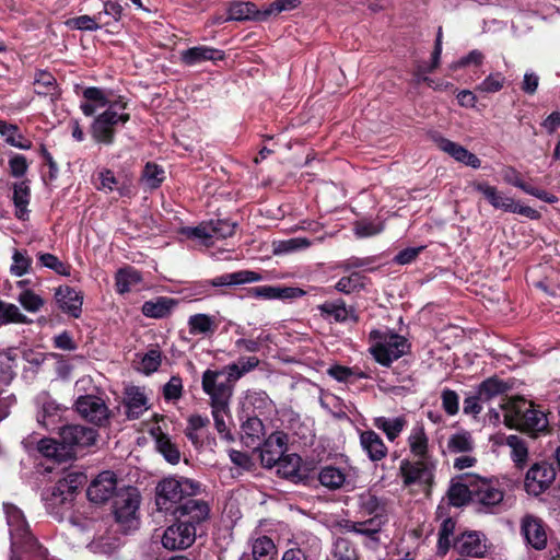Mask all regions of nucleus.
Returning <instances> with one entry per match:
<instances>
[{
    "label": "nucleus",
    "mask_w": 560,
    "mask_h": 560,
    "mask_svg": "<svg viewBox=\"0 0 560 560\" xmlns=\"http://www.w3.org/2000/svg\"><path fill=\"white\" fill-rule=\"evenodd\" d=\"M436 145L441 151L447 153L450 156H452L455 161L459 163H463L472 168H479L481 165V161L478 159L477 155L469 152L466 148L456 142H453L445 138H440L436 140Z\"/></svg>",
    "instance_id": "6ab92c4d"
},
{
    "label": "nucleus",
    "mask_w": 560,
    "mask_h": 560,
    "mask_svg": "<svg viewBox=\"0 0 560 560\" xmlns=\"http://www.w3.org/2000/svg\"><path fill=\"white\" fill-rule=\"evenodd\" d=\"M383 230V223L380 221H358L354 224V233L359 237H369L378 234Z\"/></svg>",
    "instance_id": "680f3d73"
},
{
    "label": "nucleus",
    "mask_w": 560,
    "mask_h": 560,
    "mask_svg": "<svg viewBox=\"0 0 560 560\" xmlns=\"http://www.w3.org/2000/svg\"><path fill=\"white\" fill-rule=\"evenodd\" d=\"M434 468L435 463L432 459H402L399 471L405 486L418 485L427 488L432 483Z\"/></svg>",
    "instance_id": "1a4fd4ad"
},
{
    "label": "nucleus",
    "mask_w": 560,
    "mask_h": 560,
    "mask_svg": "<svg viewBox=\"0 0 560 560\" xmlns=\"http://www.w3.org/2000/svg\"><path fill=\"white\" fill-rule=\"evenodd\" d=\"M125 406L130 419H138L149 409V401L144 388L128 386L125 390Z\"/></svg>",
    "instance_id": "aec40b11"
},
{
    "label": "nucleus",
    "mask_w": 560,
    "mask_h": 560,
    "mask_svg": "<svg viewBox=\"0 0 560 560\" xmlns=\"http://www.w3.org/2000/svg\"><path fill=\"white\" fill-rule=\"evenodd\" d=\"M320 483L329 489H338L347 482V475L334 466L324 467L319 474Z\"/></svg>",
    "instance_id": "37998d69"
},
{
    "label": "nucleus",
    "mask_w": 560,
    "mask_h": 560,
    "mask_svg": "<svg viewBox=\"0 0 560 560\" xmlns=\"http://www.w3.org/2000/svg\"><path fill=\"white\" fill-rule=\"evenodd\" d=\"M214 425L219 434L228 441H233L230 432L232 417L229 409V402L211 405Z\"/></svg>",
    "instance_id": "c756f323"
},
{
    "label": "nucleus",
    "mask_w": 560,
    "mask_h": 560,
    "mask_svg": "<svg viewBox=\"0 0 560 560\" xmlns=\"http://www.w3.org/2000/svg\"><path fill=\"white\" fill-rule=\"evenodd\" d=\"M505 78L502 73H491L477 86V91L483 93H495L503 88Z\"/></svg>",
    "instance_id": "bf43d9fd"
},
{
    "label": "nucleus",
    "mask_w": 560,
    "mask_h": 560,
    "mask_svg": "<svg viewBox=\"0 0 560 560\" xmlns=\"http://www.w3.org/2000/svg\"><path fill=\"white\" fill-rule=\"evenodd\" d=\"M56 300L60 308L74 317H79L82 306V295L70 287H60L56 290Z\"/></svg>",
    "instance_id": "b1692460"
},
{
    "label": "nucleus",
    "mask_w": 560,
    "mask_h": 560,
    "mask_svg": "<svg viewBox=\"0 0 560 560\" xmlns=\"http://www.w3.org/2000/svg\"><path fill=\"white\" fill-rule=\"evenodd\" d=\"M410 453L419 459H432L429 452V439L423 425H415L407 439Z\"/></svg>",
    "instance_id": "5701e85b"
},
{
    "label": "nucleus",
    "mask_w": 560,
    "mask_h": 560,
    "mask_svg": "<svg viewBox=\"0 0 560 560\" xmlns=\"http://www.w3.org/2000/svg\"><path fill=\"white\" fill-rule=\"evenodd\" d=\"M469 495L470 491L468 487L463 483H454L448 490V499L454 506L464 505L468 501Z\"/></svg>",
    "instance_id": "e2e57ef3"
},
{
    "label": "nucleus",
    "mask_w": 560,
    "mask_h": 560,
    "mask_svg": "<svg viewBox=\"0 0 560 560\" xmlns=\"http://www.w3.org/2000/svg\"><path fill=\"white\" fill-rule=\"evenodd\" d=\"M226 20L243 21L248 19L264 20L262 11L257 10L252 2H234L229 7Z\"/></svg>",
    "instance_id": "72a5a7b5"
},
{
    "label": "nucleus",
    "mask_w": 560,
    "mask_h": 560,
    "mask_svg": "<svg viewBox=\"0 0 560 560\" xmlns=\"http://www.w3.org/2000/svg\"><path fill=\"white\" fill-rule=\"evenodd\" d=\"M277 471L284 478H294L299 476L301 457L296 454L284 455L276 465Z\"/></svg>",
    "instance_id": "de8ad7c7"
},
{
    "label": "nucleus",
    "mask_w": 560,
    "mask_h": 560,
    "mask_svg": "<svg viewBox=\"0 0 560 560\" xmlns=\"http://www.w3.org/2000/svg\"><path fill=\"white\" fill-rule=\"evenodd\" d=\"M262 277L252 270H241L232 273H225L211 280L213 287L236 285L250 282H258Z\"/></svg>",
    "instance_id": "7c9ffc66"
},
{
    "label": "nucleus",
    "mask_w": 560,
    "mask_h": 560,
    "mask_svg": "<svg viewBox=\"0 0 560 560\" xmlns=\"http://www.w3.org/2000/svg\"><path fill=\"white\" fill-rule=\"evenodd\" d=\"M299 0H277L262 11L264 18L266 19L271 14H278L282 11L293 10L299 5Z\"/></svg>",
    "instance_id": "338daca9"
},
{
    "label": "nucleus",
    "mask_w": 560,
    "mask_h": 560,
    "mask_svg": "<svg viewBox=\"0 0 560 560\" xmlns=\"http://www.w3.org/2000/svg\"><path fill=\"white\" fill-rule=\"evenodd\" d=\"M318 308L322 314L334 318L336 322H343L351 315V311H349L342 302H326Z\"/></svg>",
    "instance_id": "864d4df0"
},
{
    "label": "nucleus",
    "mask_w": 560,
    "mask_h": 560,
    "mask_svg": "<svg viewBox=\"0 0 560 560\" xmlns=\"http://www.w3.org/2000/svg\"><path fill=\"white\" fill-rule=\"evenodd\" d=\"M164 179V171L156 164L148 163L142 174V182L149 188H156Z\"/></svg>",
    "instance_id": "13d9d810"
},
{
    "label": "nucleus",
    "mask_w": 560,
    "mask_h": 560,
    "mask_svg": "<svg viewBox=\"0 0 560 560\" xmlns=\"http://www.w3.org/2000/svg\"><path fill=\"white\" fill-rule=\"evenodd\" d=\"M162 362V354L161 351L158 349H151L145 353L138 354V361L135 362L136 369L145 374L149 375L160 368Z\"/></svg>",
    "instance_id": "a19ab883"
},
{
    "label": "nucleus",
    "mask_w": 560,
    "mask_h": 560,
    "mask_svg": "<svg viewBox=\"0 0 560 560\" xmlns=\"http://www.w3.org/2000/svg\"><path fill=\"white\" fill-rule=\"evenodd\" d=\"M189 331L192 335H203L213 332L215 329L214 320L207 314H196L188 319Z\"/></svg>",
    "instance_id": "09e8293b"
},
{
    "label": "nucleus",
    "mask_w": 560,
    "mask_h": 560,
    "mask_svg": "<svg viewBox=\"0 0 560 560\" xmlns=\"http://www.w3.org/2000/svg\"><path fill=\"white\" fill-rule=\"evenodd\" d=\"M407 424L404 416L387 418L377 417L374 419V427L382 430L389 441H394L399 436Z\"/></svg>",
    "instance_id": "473e14b6"
},
{
    "label": "nucleus",
    "mask_w": 560,
    "mask_h": 560,
    "mask_svg": "<svg viewBox=\"0 0 560 560\" xmlns=\"http://www.w3.org/2000/svg\"><path fill=\"white\" fill-rule=\"evenodd\" d=\"M222 50L209 46H196L180 52L182 61L187 66H196L205 61L222 60Z\"/></svg>",
    "instance_id": "4be33fe9"
},
{
    "label": "nucleus",
    "mask_w": 560,
    "mask_h": 560,
    "mask_svg": "<svg viewBox=\"0 0 560 560\" xmlns=\"http://www.w3.org/2000/svg\"><path fill=\"white\" fill-rule=\"evenodd\" d=\"M141 284V276L133 268L120 269L116 275V288L120 294L138 290Z\"/></svg>",
    "instance_id": "f704fd0d"
},
{
    "label": "nucleus",
    "mask_w": 560,
    "mask_h": 560,
    "mask_svg": "<svg viewBox=\"0 0 560 560\" xmlns=\"http://www.w3.org/2000/svg\"><path fill=\"white\" fill-rule=\"evenodd\" d=\"M78 412L95 424H104L109 416L108 408L105 402L95 396H81L75 402Z\"/></svg>",
    "instance_id": "4468645a"
},
{
    "label": "nucleus",
    "mask_w": 560,
    "mask_h": 560,
    "mask_svg": "<svg viewBox=\"0 0 560 560\" xmlns=\"http://www.w3.org/2000/svg\"><path fill=\"white\" fill-rule=\"evenodd\" d=\"M242 439L247 446L256 447L265 435L264 424L259 418H248L242 425Z\"/></svg>",
    "instance_id": "c9c22d12"
},
{
    "label": "nucleus",
    "mask_w": 560,
    "mask_h": 560,
    "mask_svg": "<svg viewBox=\"0 0 560 560\" xmlns=\"http://www.w3.org/2000/svg\"><path fill=\"white\" fill-rule=\"evenodd\" d=\"M34 85L37 94L54 95L56 79L51 73L42 71L37 73Z\"/></svg>",
    "instance_id": "4d7b16f0"
},
{
    "label": "nucleus",
    "mask_w": 560,
    "mask_h": 560,
    "mask_svg": "<svg viewBox=\"0 0 560 560\" xmlns=\"http://www.w3.org/2000/svg\"><path fill=\"white\" fill-rule=\"evenodd\" d=\"M276 553V545L269 537L261 536L254 540L253 556L255 560H275Z\"/></svg>",
    "instance_id": "a18cd8bd"
},
{
    "label": "nucleus",
    "mask_w": 560,
    "mask_h": 560,
    "mask_svg": "<svg viewBox=\"0 0 560 560\" xmlns=\"http://www.w3.org/2000/svg\"><path fill=\"white\" fill-rule=\"evenodd\" d=\"M556 471L548 463L533 465L525 477L527 493L538 495L542 493L555 480Z\"/></svg>",
    "instance_id": "f8f14e48"
},
{
    "label": "nucleus",
    "mask_w": 560,
    "mask_h": 560,
    "mask_svg": "<svg viewBox=\"0 0 560 560\" xmlns=\"http://www.w3.org/2000/svg\"><path fill=\"white\" fill-rule=\"evenodd\" d=\"M140 495L136 488L127 487L120 489L115 497L114 513L118 523L126 529L137 524V512L139 509Z\"/></svg>",
    "instance_id": "6e6552de"
},
{
    "label": "nucleus",
    "mask_w": 560,
    "mask_h": 560,
    "mask_svg": "<svg viewBox=\"0 0 560 560\" xmlns=\"http://www.w3.org/2000/svg\"><path fill=\"white\" fill-rule=\"evenodd\" d=\"M202 389L209 395L211 405H221L230 401L233 385L223 371L206 370L202 374Z\"/></svg>",
    "instance_id": "9d476101"
},
{
    "label": "nucleus",
    "mask_w": 560,
    "mask_h": 560,
    "mask_svg": "<svg viewBox=\"0 0 560 560\" xmlns=\"http://www.w3.org/2000/svg\"><path fill=\"white\" fill-rule=\"evenodd\" d=\"M474 188L481 192L489 203L495 209L517 213L532 220L540 218V213L537 210L518 203L513 198L503 195L495 187L490 186L487 183H475Z\"/></svg>",
    "instance_id": "0eeeda50"
},
{
    "label": "nucleus",
    "mask_w": 560,
    "mask_h": 560,
    "mask_svg": "<svg viewBox=\"0 0 560 560\" xmlns=\"http://www.w3.org/2000/svg\"><path fill=\"white\" fill-rule=\"evenodd\" d=\"M196 539V528L188 521H179L164 532L162 544L166 549H185Z\"/></svg>",
    "instance_id": "9b49d317"
},
{
    "label": "nucleus",
    "mask_w": 560,
    "mask_h": 560,
    "mask_svg": "<svg viewBox=\"0 0 560 560\" xmlns=\"http://www.w3.org/2000/svg\"><path fill=\"white\" fill-rule=\"evenodd\" d=\"M212 237L226 238L234 234L236 224L228 220L211 221Z\"/></svg>",
    "instance_id": "0e129e2a"
},
{
    "label": "nucleus",
    "mask_w": 560,
    "mask_h": 560,
    "mask_svg": "<svg viewBox=\"0 0 560 560\" xmlns=\"http://www.w3.org/2000/svg\"><path fill=\"white\" fill-rule=\"evenodd\" d=\"M502 410L504 423L511 429L537 434L548 428L546 413L524 398L515 397L506 400L502 405Z\"/></svg>",
    "instance_id": "7ed1b4c3"
},
{
    "label": "nucleus",
    "mask_w": 560,
    "mask_h": 560,
    "mask_svg": "<svg viewBox=\"0 0 560 560\" xmlns=\"http://www.w3.org/2000/svg\"><path fill=\"white\" fill-rule=\"evenodd\" d=\"M4 518L8 525L12 552L34 544L28 523L23 511L14 504L3 503Z\"/></svg>",
    "instance_id": "423d86ee"
},
{
    "label": "nucleus",
    "mask_w": 560,
    "mask_h": 560,
    "mask_svg": "<svg viewBox=\"0 0 560 560\" xmlns=\"http://www.w3.org/2000/svg\"><path fill=\"white\" fill-rule=\"evenodd\" d=\"M83 97L84 102L80 105L83 114L92 116L98 113L92 125L93 138L98 142L112 143L115 128L126 124L130 118L127 101L98 88L85 89Z\"/></svg>",
    "instance_id": "f257e3e1"
},
{
    "label": "nucleus",
    "mask_w": 560,
    "mask_h": 560,
    "mask_svg": "<svg viewBox=\"0 0 560 560\" xmlns=\"http://www.w3.org/2000/svg\"><path fill=\"white\" fill-rule=\"evenodd\" d=\"M38 451L45 457L54 458L59 462L63 460L69 456V452L65 451V446L61 441L57 442L52 439H43L38 442Z\"/></svg>",
    "instance_id": "49530a36"
},
{
    "label": "nucleus",
    "mask_w": 560,
    "mask_h": 560,
    "mask_svg": "<svg viewBox=\"0 0 560 560\" xmlns=\"http://www.w3.org/2000/svg\"><path fill=\"white\" fill-rule=\"evenodd\" d=\"M521 532L527 542L534 549L541 550L547 545V533L542 521L527 514L521 521Z\"/></svg>",
    "instance_id": "dca6fc26"
},
{
    "label": "nucleus",
    "mask_w": 560,
    "mask_h": 560,
    "mask_svg": "<svg viewBox=\"0 0 560 560\" xmlns=\"http://www.w3.org/2000/svg\"><path fill=\"white\" fill-rule=\"evenodd\" d=\"M509 386L499 378L491 377L482 382L478 388V399L490 400L492 397L506 392Z\"/></svg>",
    "instance_id": "c03bdc74"
},
{
    "label": "nucleus",
    "mask_w": 560,
    "mask_h": 560,
    "mask_svg": "<svg viewBox=\"0 0 560 560\" xmlns=\"http://www.w3.org/2000/svg\"><path fill=\"white\" fill-rule=\"evenodd\" d=\"M370 352L380 364L389 366L408 350V341L388 329H375L370 332Z\"/></svg>",
    "instance_id": "20e7f679"
},
{
    "label": "nucleus",
    "mask_w": 560,
    "mask_h": 560,
    "mask_svg": "<svg viewBox=\"0 0 560 560\" xmlns=\"http://www.w3.org/2000/svg\"><path fill=\"white\" fill-rule=\"evenodd\" d=\"M83 475L79 472H70L56 482L49 490L44 493V500L48 509L56 514L61 513L58 509L67 511L73 501L74 494L83 483Z\"/></svg>",
    "instance_id": "39448f33"
},
{
    "label": "nucleus",
    "mask_w": 560,
    "mask_h": 560,
    "mask_svg": "<svg viewBox=\"0 0 560 560\" xmlns=\"http://www.w3.org/2000/svg\"><path fill=\"white\" fill-rule=\"evenodd\" d=\"M477 500L487 506H495L504 499V487L499 480L482 479L475 490Z\"/></svg>",
    "instance_id": "a211bd4d"
},
{
    "label": "nucleus",
    "mask_w": 560,
    "mask_h": 560,
    "mask_svg": "<svg viewBox=\"0 0 560 560\" xmlns=\"http://www.w3.org/2000/svg\"><path fill=\"white\" fill-rule=\"evenodd\" d=\"M287 436L282 432H275L268 436L260 450L261 463L266 467H273L285 452Z\"/></svg>",
    "instance_id": "f3484780"
},
{
    "label": "nucleus",
    "mask_w": 560,
    "mask_h": 560,
    "mask_svg": "<svg viewBox=\"0 0 560 560\" xmlns=\"http://www.w3.org/2000/svg\"><path fill=\"white\" fill-rule=\"evenodd\" d=\"M117 487L116 476L112 471L101 472L89 486L86 494L91 502L101 504L112 498Z\"/></svg>",
    "instance_id": "2eb2a0df"
},
{
    "label": "nucleus",
    "mask_w": 560,
    "mask_h": 560,
    "mask_svg": "<svg viewBox=\"0 0 560 560\" xmlns=\"http://www.w3.org/2000/svg\"><path fill=\"white\" fill-rule=\"evenodd\" d=\"M504 442L511 448L513 462L520 467L524 466L528 457V448L525 441L518 435L511 434L504 438Z\"/></svg>",
    "instance_id": "79ce46f5"
},
{
    "label": "nucleus",
    "mask_w": 560,
    "mask_h": 560,
    "mask_svg": "<svg viewBox=\"0 0 560 560\" xmlns=\"http://www.w3.org/2000/svg\"><path fill=\"white\" fill-rule=\"evenodd\" d=\"M249 294L262 300H291L304 295V291L291 287L260 285L252 288Z\"/></svg>",
    "instance_id": "412c9836"
},
{
    "label": "nucleus",
    "mask_w": 560,
    "mask_h": 560,
    "mask_svg": "<svg viewBox=\"0 0 560 560\" xmlns=\"http://www.w3.org/2000/svg\"><path fill=\"white\" fill-rule=\"evenodd\" d=\"M151 434L155 439L156 448L163 457L172 465L178 464L180 452L170 436L164 434L159 427L151 429Z\"/></svg>",
    "instance_id": "cd10ccee"
},
{
    "label": "nucleus",
    "mask_w": 560,
    "mask_h": 560,
    "mask_svg": "<svg viewBox=\"0 0 560 560\" xmlns=\"http://www.w3.org/2000/svg\"><path fill=\"white\" fill-rule=\"evenodd\" d=\"M31 266V259L21 252H15L13 255V262L11 265V272L16 276L21 277L25 275L28 271V268Z\"/></svg>",
    "instance_id": "774afa93"
},
{
    "label": "nucleus",
    "mask_w": 560,
    "mask_h": 560,
    "mask_svg": "<svg viewBox=\"0 0 560 560\" xmlns=\"http://www.w3.org/2000/svg\"><path fill=\"white\" fill-rule=\"evenodd\" d=\"M382 525V517L376 515L365 522H347L345 528L348 532H354L375 539V535L381 530Z\"/></svg>",
    "instance_id": "58836bf2"
},
{
    "label": "nucleus",
    "mask_w": 560,
    "mask_h": 560,
    "mask_svg": "<svg viewBox=\"0 0 560 560\" xmlns=\"http://www.w3.org/2000/svg\"><path fill=\"white\" fill-rule=\"evenodd\" d=\"M211 222L201 223L195 228H183L180 233L187 238L198 240L202 244L212 238Z\"/></svg>",
    "instance_id": "6e6d98bb"
},
{
    "label": "nucleus",
    "mask_w": 560,
    "mask_h": 560,
    "mask_svg": "<svg viewBox=\"0 0 560 560\" xmlns=\"http://www.w3.org/2000/svg\"><path fill=\"white\" fill-rule=\"evenodd\" d=\"M59 407L54 402H48L43 407V415L38 418V422L42 423L45 428H50L51 425L58 422L59 416L58 411Z\"/></svg>",
    "instance_id": "69168bd1"
},
{
    "label": "nucleus",
    "mask_w": 560,
    "mask_h": 560,
    "mask_svg": "<svg viewBox=\"0 0 560 560\" xmlns=\"http://www.w3.org/2000/svg\"><path fill=\"white\" fill-rule=\"evenodd\" d=\"M311 244L312 242L306 237H293L273 241L271 246L275 255H284L306 249Z\"/></svg>",
    "instance_id": "4c0bfd02"
},
{
    "label": "nucleus",
    "mask_w": 560,
    "mask_h": 560,
    "mask_svg": "<svg viewBox=\"0 0 560 560\" xmlns=\"http://www.w3.org/2000/svg\"><path fill=\"white\" fill-rule=\"evenodd\" d=\"M335 560H355L357 553L352 545L343 538H338L334 545Z\"/></svg>",
    "instance_id": "052dcab7"
},
{
    "label": "nucleus",
    "mask_w": 560,
    "mask_h": 560,
    "mask_svg": "<svg viewBox=\"0 0 560 560\" xmlns=\"http://www.w3.org/2000/svg\"><path fill=\"white\" fill-rule=\"evenodd\" d=\"M175 304L173 299L164 296L158 298L145 302L142 306V313L147 317L162 318L170 314Z\"/></svg>",
    "instance_id": "e433bc0d"
},
{
    "label": "nucleus",
    "mask_w": 560,
    "mask_h": 560,
    "mask_svg": "<svg viewBox=\"0 0 560 560\" xmlns=\"http://www.w3.org/2000/svg\"><path fill=\"white\" fill-rule=\"evenodd\" d=\"M455 549L463 556L482 557L486 552V545L478 533L471 532L462 535L455 544Z\"/></svg>",
    "instance_id": "a878e982"
},
{
    "label": "nucleus",
    "mask_w": 560,
    "mask_h": 560,
    "mask_svg": "<svg viewBox=\"0 0 560 560\" xmlns=\"http://www.w3.org/2000/svg\"><path fill=\"white\" fill-rule=\"evenodd\" d=\"M59 435L65 451L69 452V456L72 448L90 446L96 439L95 431L83 425H66L60 429Z\"/></svg>",
    "instance_id": "ddd939ff"
},
{
    "label": "nucleus",
    "mask_w": 560,
    "mask_h": 560,
    "mask_svg": "<svg viewBox=\"0 0 560 560\" xmlns=\"http://www.w3.org/2000/svg\"><path fill=\"white\" fill-rule=\"evenodd\" d=\"M31 323L32 319L18 305L0 300V327L10 324L28 325Z\"/></svg>",
    "instance_id": "2f4dec72"
},
{
    "label": "nucleus",
    "mask_w": 560,
    "mask_h": 560,
    "mask_svg": "<svg viewBox=\"0 0 560 560\" xmlns=\"http://www.w3.org/2000/svg\"><path fill=\"white\" fill-rule=\"evenodd\" d=\"M360 443L371 460H381L387 454V447L381 436L374 431L362 432L360 434Z\"/></svg>",
    "instance_id": "bb28decb"
},
{
    "label": "nucleus",
    "mask_w": 560,
    "mask_h": 560,
    "mask_svg": "<svg viewBox=\"0 0 560 560\" xmlns=\"http://www.w3.org/2000/svg\"><path fill=\"white\" fill-rule=\"evenodd\" d=\"M109 21L102 19V14L95 16L81 15L66 21V25L71 30L96 31L102 25H108Z\"/></svg>",
    "instance_id": "ea45409f"
},
{
    "label": "nucleus",
    "mask_w": 560,
    "mask_h": 560,
    "mask_svg": "<svg viewBox=\"0 0 560 560\" xmlns=\"http://www.w3.org/2000/svg\"><path fill=\"white\" fill-rule=\"evenodd\" d=\"M200 491V485L185 477H167L156 486L155 503L160 511L177 517L188 516L194 522L205 521L209 515L206 502L191 499Z\"/></svg>",
    "instance_id": "f03ea898"
},
{
    "label": "nucleus",
    "mask_w": 560,
    "mask_h": 560,
    "mask_svg": "<svg viewBox=\"0 0 560 560\" xmlns=\"http://www.w3.org/2000/svg\"><path fill=\"white\" fill-rule=\"evenodd\" d=\"M37 259L42 267L51 269L61 276H70V266L61 261L57 256L49 253H38Z\"/></svg>",
    "instance_id": "3c124183"
},
{
    "label": "nucleus",
    "mask_w": 560,
    "mask_h": 560,
    "mask_svg": "<svg viewBox=\"0 0 560 560\" xmlns=\"http://www.w3.org/2000/svg\"><path fill=\"white\" fill-rule=\"evenodd\" d=\"M95 187L104 192L118 191L120 196L130 194L129 185L120 182L112 171L103 168L97 172Z\"/></svg>",
    "instance_id": "393cba45"
},
{
    "label": "nucleus",
    "mask_w": 560,
    "mask_h": 560,
    "mask_svg": "<svg viewBox=\"0 0 560 560\" xmlns=\"http://www.w3.org/2000/svg\"><path fill=\"white\" fill-rule=\"evenodd\" d=\"M472 439L468 432H457L450 436L447 448L452 453H466L472 450Z\"/></svg>",
    "instance_id": "603ef678"
},
{
    "label": "nucleus",
    "mask_w": 560,
    "mask_h": 560,
    "mask_svg": "<svg viewBox=\"0 0 560 560\" xmlns=\"http://www.w3.org/2000/svg\"><path fill=\"white\" fill-rule=\"evenodd\" d=\"M208 423V418L201 417L199 415L189 417L188 425L186 428V435L195 445L199 444L201 440L200 431L205 429Z\"/></svg>",
    "instance_id": "5fc2aeb1"
},
{
    "label": "nucleus",
    "mask_w": 560,
    "mask_h": 560,
    "mask_svg": "<svg viewBox=\"0 0 560 560\" xmlns=\"http://www.w3.org/2000/svg\"><path fill=\"white\" fill-rule=\"evenodd\" d=\"M20 305L30 313H37L44 306V299L30 289L20 292L16 298Z\"/></svg>",
    "instance_id": "8fccbe9b"
},
{
    "label": "nucleus",
    "mask_w": 560,
    "mask_h": 560,
    "mask_svg": "<svg viewBox=\"0 0 560 560\" xmlns=\"http://www.w3.org/2000/svg\"><path fill=\"white\" fill-rule=\"evenodd\" d=\"M31 199V188L27 180H22L13 185V203L15 207V217L20 220L28 218V203Z\"/></svg>",
    "instance_id": "c85d7f7f"
}]
</instances>
